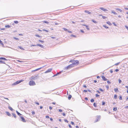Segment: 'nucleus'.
<instances>
[{
  "label": "nucleus",
  "mask_w": 128,
  "mask_h": 128,
  "mask_svg": "<svg viewBox=\"0 0 128 128\" xmlns=\"http://www.w3.org/2000/svg\"><path fill=\"white\" fill-rule=\"evenodd\" d=\"M70 62H72V64L74 65V64L78 65L79 63V61L78 60H71Z\"/></svg>",
  "instance_id": "obj_1"
},
{
  "label": "nucleus",
  "mask_w": 128,
  "mask_h": 128,
  "mask_svg": "<svg viewBox=\"0 0 128 128\" xmlns=\"http://www.w3.org/2000/svg\"><path fill=\"white\" fill-rule=\"evenodd\" d=\"M38 74L33 76L31 77V79L33 80H37L38 78Z\"/></svg>",
  "instance_id": "obj_2"
},
{
  "label": "nucleus",
  "mask_w": 128,
  "mask_h": 128,
  "mask_svg": "<svg viewBox=\"0 0 128 128\" xmlns=\"http://www.w3.org/2000/svg\"><path fill=\"white\" fill-rule=\"evenodd\" d=\"M36 84L35 82L33 80L30 81L29 82V84L30 86H33Z\"/></svg>",
  "instance_id": "obj_3"
},
{
  "label": "nucleus",
  "mask_w": 128,
  "mask_h": 128,
  "mask_svg": "<svg viewBox=\"0 0 128 128\" xmlns=\"http://www.w3.org/2000/svg\"><path fill=\"white\" fill-rule=\"evenodd\" d=\"M23 81V80H18L14 82L13 84V85H14L18 84L20 83L21 82H22Z\"/></svg>",
  "instance_id": "obj_4"
},
{
  "label": "nucleus",
  "mask_w": 128,
  "mask_h": 128,
  "mask_svg": "<svg viewBox=\"0 0 128 128\" xmlns=\"http://www.w3.org/2000/svg\"><path fill=\"white\" fill-rule=\"evenodd\" d=\"M101 117L100 116H97L96 119V120H94V122H96L99 121Z\"/></svg>",
  "instance_id": "obj_5"
},
{
  "label": "nucleus",
  "mask_w": 128,
  "mask_h": 128,
  "mask_svg": "<svg viewBox=\"0 0 128 128\" xmlns=\"http://www.w3.org/2000/svg\"><path fill=\"white\" fill-rule=\"evenodd\" d=\"M20 118L21 119V121L24 122H25L26 121L24 118L22 116H20Z\"/></svg>",
  "instance_id": "obj_6"
},
{
  "label": "nucleus",
  "mask_w": 128,
  "mask_h": 128,
  "mask_svg": "<svg viewBox=\"0 0 128 128\" xmlns=\"http://www.w3.org/2000/svg\"><path fill=\"white\" fill-rule=\"evenodd\" d=\"M100 9L104 12L107 11H108L107 10L102 7L100 8Z\"/></svg>",
  "instance_id": "obj_7"
},
{
  "label": "nucleus",
  "mask_w": 128,
  "mask_h": 128,
  "mask_svg": "<svg viewBox=\"0 0 128 128\" xmlns=\"http://www.w3.org/2000/svg\"><path fill=\"white\" fill-rule=\"evenodd\" d=\"M52 68H50L47 70L45 72V73H47L50 72L52 70Z\"/></svg>",
  "instance_id": "obj_8"
},
{
  "label": "nucleus",
  "mask_w": 128,
  "mask_h": 128,
  "mask_svg": "<svg viewBox=\"0 0 128 128\" xmlns=\"http://www.w3.org/2000/svg\"><path fill=\"white\" fill-rule=\"evenodd\" d=\"M82 25L86 26V29L88 30H90V29L89 28L88 26L85 24H82Z\"/></svg>",
  "instance_id": "obj_9"
},
{
  "label": "nucleus",
  "mask_w": 128,
  "mask_h": 128,
  "mask_svg": "<svg viewBox=\"0 0 128 128\" xmlns=\"http://www.w3.org/2000/svg\"><path fill=\"white\" fill-rule=\"evenodd\" d=\"M102 79L104 80V81H106L107 80V79L105 77L103 76H102Z\"/></svg>",
  "instance_id": "obj_10"
},
{
  "label": "nucleus",
  "mask_w": 128,
  "mask_h": 128,
  "mask_svg": "<svg viewBox=\"0 0 128 128\" xmlns=\"http://www.w3.org/2000/svg\"><path fill=\"white\" fill-rule=\"evenodd\" d=\"M36 46H39L40 47H41V48H43L44 47V46H43L42 45V44H36Z\"/></svg>",
  "instance_id": "obj_11"
},
{
  "label": "nucleus",
  "mask_w": 128,
  "mask_h": 128,
  "mask_svg": "<svg viewBox=\"0 0 128 128\" xmlns=\"http://www.w3.org/2000/svg\"><path fill=\"white\" fill-rule=\"evenodd\" d=\"M8 108L10 110L12 111H13L14 110L10 106H9L8 107Z\"/></svg>",
  "instance_id": "obj_12"
},
{
  "label": "nucleus",
  "mask_w": 128,
  "mask_h": 128,
  "mask_svg": "<svg viewBox=\"0 0 128 128\" xmlns=\"http://www.w3.org/2000/svg\"><path fill=\"white\" fill-rule=\"evenodd\" d=\"M0 60H7L6 58L2 57L0 58Z\"/></svg>",
  "instance_id": "obj_13"
},
{
  "label": "nucleus",
  "mask_w": 128,
  "mask_h": 128,
  "mask_svg": "<svg viewBox=\"0 0 128 128\" xmlns=\"http://www.w3.org/2000/svg\"><path fill=\"white\" fill-rule=\"evenodd\" d=\"M70 68V66H69V65L68 66H66V67L64 68V70H67L68 68Z\"/></svg>",
  "instance_id": "obj_14"
},
{
  "label": "nucleus",
  "mask_w": 128,
  "mask_h": 128,
  "mask_svg": "<svg viewBox=\"0 0 128 128\" xmlns=\"http://www.w3.org/2000/svg\"><path fill=\"white\" fill-rule=\"evenodd\" d=\"M84 12L86 13H87L89 14H91V12H90L88 11L87 10H85L84 11Z\"/></svg>",
  "instance_id": "obj_15"
},
{
  "label": "nucleus",
  "mask_w": 128,
  "mask_h": 128,
  "mask_svg": "<svg viewBox=\"0 0 128 128\" xmlns=\"http://www.w3.org/2000/svg\"><path fill=\"white\" fill-rule=\"evenodd\" d=\"M6 114L8 116H11V115L8 112H6Z\"/></svg>",
  "instance_id": "obj_16"
},
{
  "label": "nucleus",
  "mask_w": 128,
  "mask_h": 128,
  "mask_svg": "<svg viewBox=\"0 0 128 128\" xmlns=\"http://www.w3.org/2000/svg\"><path fill=\"white\" fill-rule=\"evenodd\" d=\"M18 48H20L22 50H24V49L22 48V46H18Z\"/></svg>",
  "instance_id": "obj_17"
},
{
  "label": "nucleus",
  "mask_w": 128,
  "mask_h": 128,
  "mask_svg": "<svg viewBox=\"0 0 128 128\" xmlns=\"http://www.w3.org/2000/svg\"><path fill=\"white\" fill-rule=\"evenodd\" d=\"M114 90L115 92H118L119 91L118 90V88H114Z\"/></svg>",
  "instance_id": "obj_18"
},
{
  "label": "nucleus",
  "mask_w": 128,
  "mask_h": 128,
  "mask_svg": "<svg viewBox=\"0 0 128 128\" xmlns=\"http://www.w3.org/2000/svg\"><path fill=\"white\" fill-rule=\"evenodd\" d=\"M0 64H5V62L4 61L0 60Z\"/></svg>",
  "instance_id": "obj_19"
},
{
  "label": "nucleus",
  "mask_w": 128,
  "mask_h": 128,
  "mask_svg": "<svg viewBox=\"0 0 128 128\" xmlns=\"http://www.w3.org/2000/svg\"><path fill=\"white\" fill-rule=\"evenodd\" d=\"M16 112L17 114L19 116H20L21 115H22L20 113L18 112L17 111H16Z\"/></svg>",
  "instance_id": "obj_20"
},
{
  "label": "nucleus",
  "mask_w": 128,
  "mask_h": 128,
  "mask_svg": "<svg viewBox=\"0 0 128 128\" xmlns=\"http://www.w3.org/2000/svg\"><path fill=\"white\" fill-rule=\"evenodd\" d=\"M117 110V108L116 107H114L113 108V110L114 111H116Z\"/></svg>",
  "instance_id": "obj_21"
},
{
  "label": "nucleus",
  "mask_w": 128,
  "mask_h": 128,
  "mask_svg": "<svg viewBox=\"0 0 128 128\" xmlns=\"http://www.w3.org/2000/svg\"><path fill=\"white\" fill-rule=\"evenodd\" d=\"M106 23L108 24H109V25L111 26L112 25V24L111 23H110V22H106Z\"/></svg>",
  "instance_id": "obj_22"
},
{
  "label": "nucleus",
  "mask_w": 128,
  "mask_h": 128,
  "mask_svg": "<svg viewBox=\"0 0 128 128\" xmlns=\"http://www.w3.org/2000/svg\"><path fill=\"white\" fill-rule=\"evenodd\" d=\"M12 115L13 116H14V118H16V115L15 114H14V113H12Z\"/></svg>",
  "instance_id": "obj_23"
},
{
  "label": "nucleus",
  "mask_w": 128,
  "mask_h": 128,
  "mask_svg": "<svg viewBox=\"0 0 128 128\" xmlns=\"http://www.w3.org/2000/svg\"><path fill=\"white\" fill-rule=\"evenodd\" d=\"M72 97V96L70 94L69 95L68 97V99L69 100H70V99Z\"/></svg>",
  "instance_id": "obj_24"
},
{
  "label": "nucleus",
  "mask_w": 128,
  "mask_h": 128,
  "mask_svg": "<svg viewBox=\"0 0 128 128\" xmlns=\"http://www.w3.org/2000/svg\"><path fill=\"white\" fill-rule=\"evenodd\" d=\"M116 10H118L120 12H122V10H121V9H120L119 8H116Z\"/></svg>",
  "instance_id": "obj_25"
},
{
  "label": "nucleus",
  "mask_w": 128,
  "mask_h": 128,
  "mask_svg": "<svg viewBox=\"0 0 128 128\" xmlns=\"http://www.w3.org/2000/svg\"><path fill=\"white\" fill-rule=\"evenodd\" d=\"M43 22L47 24H48L49 22H47V21H43Z\"/></svg>",
  "instance_id": "obj_26"
},
{
  "label": "nucleus",
  "mask_w": 128,
  "mask_h": 128,
  "mask_svg": "<svg viewBox=\"0 0 128 128\" xmlns=\"http://www.w3.org/2000/svg\"><path fill=\"white\" fill-rule=\"evenodd\" d=\"M92 21L93 22H94V23H95V24L97 23V22H96V21H95L94 20H92Z\"/></svg>",
  "instance_id": "obj_27"
},
{
  "label": "nucleus",
  "mask_w": 128,
  "mask_h": 128,
  "mask_svg": "<svg viewBox=\"0 0 128 128\" xmlns=\"http://www.w3.org/2000/svg\"><path fill=\"white\" fill-rule=\"evenodd\" d=\"M114 98L115 99L117 98V96L116 94H115L114 95Z\"/></svg>",
  "instance_id": "obj_28"
},
{
  "label": "nucleus",
  "mask_w": 128,
  "mask_h": 128,
  "mask_svg": "<svg viewBox=\"0 0 128 128\" xmlns=\"http://www.w3.org/2000/svg\"><path fill=\"white\" fill-rule=\"evenodd\" d=\"M112 13H113L114 14H117V13L115 12L113 10H112Z\"/></svg>",
  "instance_id": "obj_29"
},
{
  "label": "nucleus",
  "mask_w": 128,
  "mask_h": 128,
  "mask_svg": "<svg viewBox=\"0 0 128 128\" xmlns=\"http://www.w3.org/2000/svg\"><path fill=\"white\" fill-rule=\"evenodd\" d=\"M69 66H70V68H71L74 66L72 64H70L69 65Z\"/></svg>",
  "instance_id": "obj_30"
},
{
  "label": "nucleus",
  "mask_w": 128,
  "mask_h": 128,
  "mask_svg": "<svg viewBox=\"0 0 128 128\" xmlns=\"http://www.w3.org/2000/svg\"><path fill=\"white\" fill-rule=\"evenodd\" d=\"M103 26L104 27L106 28H108V27L107 26H106L105 25H103Z\"/></svg>",
  "instance_id": "obj_31"
},
{
  "label": "nucleus",
  "mask_w": 128,
  "mask_h": 128,
  "mask_svg": "<svg viewBox=\"0 0 128 128\" xmlns=\"http://www.w3.org/2000/svg\"><path fill=\"white\" fill-rule=\"evenodd\" d=\"M5 26L6 28H10V26L9 25H6Z\"/></svg>",
  "instance_id": "obj_32"
},
{
  "label": "nucleus",
  "mask_w": 128,
  "mask_h": 128,
  "mask_svg": "<svg viewBox=\"0 0 128 128\" xmlns=\"http://www.w3.org/2000/svg\"><path fill=\"white\" fill-rule=\"evenodd\" d=\"M94 106L95 107H96V106H96V103H94Z\"/></svg>",
  "instance_id": "obj_33"
},
{
  "label": "nucleus",
  "mask_w": 128,
  "mask_h": 128,
  "mask_svg": "<svg viewBox=\"0 0 128 128\" xmlns=\"http://www.w3.org/2000/svg\"><path fill=\"white\" fill-rule=\"evenodd\" d=\"M35 36L36 37H38L39 38L40 37V36L38 34H36L35 35Z\"/></svg>",
  "instance_id": "obj_34"
},
{
  "label": "nucleus",
  "mask_w": 128,
  "mask_h": 128,
  "mask_svg": "<svg viewBox=\"0 0 128 128\" xmlns=\"http://www.w3.org/2000/svg\"><path fill=\"white\" fill-rule=\"evenodd\" d=\"M42 31H45V32H48V30H44V29L42 30Z\"/></svg>",
  "instance_id": "obj_35"
},
{
  "label": "nucleus",
  "mask_w": 128,
  "mask_h": 128,
  "mask_svg": "<svg viewBox=\"0 0 128 128\" xmlns=\"http://www.w3.org/2000/svg\"><path fill=\"white\" fill-rule=\"evenodd\" d=\"M14 22L16 24H17L18 22L17 21H14Z\"/></svg>",
  "instance_id": "obj_36"
},
{
  "label": "nucleus",
  "mask_w": 128,
  "mask_h": 128,
  "mask_svg": "<svg viewBox=\"0 0 128 128\" xmlns=\"http://www.w3.org/2000/svg\"><path fill=\"white\" fill-rule=\"evenodd\" d=\"M41 68H37V69L35 70H34L35 71H37V70H40V69Z\"/></svg>",
  "instance_id": "obj_37"
},
{
  "label": "nucleus",
  "mask_w": 128,
  "mask_h": 128,
  "mask_svg": "<svg viewBox=\"0 0 128 128\" xmlns=\"http://www.w3.org/2000/svg\"><path fill=\"white\" fill-rule=\"evenodd\" d=\"M64 121L65 122H67L68 123V121L66 120V119H64Z\"/></svg>",
  "instance_id": "obj_38"
},
{
  "label": "nucleus",
  "mask_w": 128,
  "mask_h": 128,
  "mask_svg": "<svg viewBox=\"0 0 128 128\" xmlns=\"http://www.w3.org/2000/svg\"><path fill=\"white\" fill-rule=\"evenodd\" d=\"M94 100L93 99H92L90 100V102H94Z\"/></svg>",
  "instance_id": "obj_39"
},
{
  "label": "nucleus",
  "mask_w": 128,
  "mask_h": 128,
  "mask_svg": "<svg viewBox=\"0 0 128 128\" xmlns=\"http://www.w3.org/2000/svg\"><path fill=\"white\" fill-rule=\"evenodd\" d=\"M118 81H119V84H120L121 83L122 81L120 80L119 79L118 80Z\"/></svg>",
  "instance_id": "obj_40"
},
{
  "label": "nucleus",
  "mask_w": 128,
  "mask_h": 128,
  "mask_svg": "<svg viewBox=\"0 0 128 128\" xmlns=\"http://www.w3.org/2000/svg\"><path fill=\"white\" fill-rule=\"evenodd\" d=\"M37 46L36 45H35L34 44H31L30 45V46L31 47H32V46Z\"/></svg>",
  "instance_id": "obj_41"
},
{
  "label": "nucleus",
  "mask_w": 128,
  "mask_h": 128,
  "mask_svg": "<svg viewBox=\"0 0 128 128\" xmlns=\"http://www.w3.org/2000/svg\"><path fill=\"white\" fill-rule=\"evenodd\" d=\"M105 104V102H102V106L104 105Z\"/></svg>",
  "instance_id": "obj_42"
},
{
  "label": "nucleus",
  "mask_w": 128,
  "mask_h": 128,
  "mask_svg": "<svg viewBox=\"0 0 128 128\" xmlns=\"http://www.w3.org/2000/svg\"><path fill=\"white\" fill-rule=\"evenodd\" d=\"M107 82L108 84H111V82L109 81H108Z\"/></svg>",
  "instance_id": "obj_43"
},
{
  "label": "nucleus",
  "mask_w": 128,
  "mask_h": 128,
  "mask_svg": "<svg viewBox=\"0 0 128 128\" xmlns=\"http://www.w3.org/2000/svg\"><path fill=\"white\" fill-rule=\"evenodd\" d=\"M83 86L84 87V88H86L87 87L86 86V84H84L83 85Z\"/></svg>",
  "instance_id": "obj_44"
},
{
  "label": "nucleus",
  "mask_w": 128,
  "mask_h": 128,
  "mask_svg": "<svg viewBox=\"0 0 128 128\" xmlns=\"http://www.w3.org/2000/svg\"><path fill=\"white\" fill-rule=\"evenodd\" d=\"M83 91V92H88V90H84Z\"/></svg>",
  "instance_id": "obj_45"
},
{
  "label": "nucleus",
  "mask_w": 128,
  "mask_h": 128,
  "mask_svg": "<svg viewBox=\"0 0 128 128\" xmlns=\"http://www.w3.org/2000/svg\"><path fill=\"white\" fill-rule=\"evenodd\" d=\"M120 64V62H118L117 63H116L114 64V65L117 66L119 64Z\"/></svg>",
  "instance_id": "obj_46"
},
{
  "label": "nucleus",
  "mask_w": 128,
  "mask_h": 128,
  "mask_svg": "<svg viewBox=\"0 0 128 128\" xmlns=\"http://www.w3.org/2000/svg\"><path fill=\"white\" fill-rule=\"evenodd\" d=\"M102 16V18H103V19H106V17L105 16Z\"/></svg>",
  "instance_id": "obj_47"
},
{
  "label": "nucleus",
  "mask_w": 128,
  "mask_h": 128,
  "mask_svg": "<svg viewBox=\"0 0 128 128\" xmlns=\"http://www.w3.org/2000/svg\"><path fill=\"white\" fill-rule=\"evenodd\" d=\"M63 29L65 31H67L68 30L65 28H64Z\"/></svg>",
  "instance_id": "obj_48"
},
{
  "label": "nucleus",
  "mask_w": 128,
  "mask_h": 128,
  "mask_svg": "<svg viewBox=\"0 0 128 128\" xmlns=\"http://www.w3.org/2000/svg\"><path fill=\"white\" fill-rule=\"evenodd\" d=\"M119 99L120 100H122V97L121 96H120Z\"/></svg>",
  "instance_id": "obj_49"
},
{
  "label": "nucleus",
  "mask_w": 128,
  "mask_h": 128,
  "mask_svg": "<svg viewBox=\"0 0 128 128\" xmlns=\"http://www.w3.org/2000/svg\"><path fill=\"white\" fill-rule=\"evenodd\" d=\"M14 38L16 40H19V38Z\"/></svg>",
  "instance_id": "obj_50"
},
{
  "label": "nucleus",
  "mask_w": 128,
  "mask_h": 128,
  "mask_svg": "<svg viewBox=\"0 0 128 128\" xmlns=\"http://www.w3.org/2000/svg\"><path fill=\"white\" fill-rule=\"evenodd\" d=\"M39 41L40 42H44V41L43 40H39Z\"/></svg>",
  "instance_id": "obj_51"
},
{
  "label": "nucleus",
  "mask_w": 128,
  "mask_h": 128,
  "mask_svg": "<svg viewBox=\"0 0 128 128\" xmlns=\"http://www.w3.org/2000/svg\"><path fill=\"white\" fill-rule=\"evenodd\" d=\"M106 87L108 90V89L109 86H106Z\"/></svg>",
  "instance_id": "obj_52"
},
{
  "label": "nucleus",
  "mask_w": 128,
  "mask_h": 128,
  "mask_svg": "<svg viewBox=\"0 0 128 128\" xmlns=\"http://www.w3.org/2000/svg\"><path fill=\"white\" fill-rule=\"evenodd\" d=\"M46 117L47 118H49V116H47V115H46Z\"/></svg>",
  "instance_id": "obj_53"
},
{
  "label": "nucleus",
  "mask_w": 128,
  "mask_h": 128,
  "mask_svg": "<svg viewBox=\"0 0 128 128\" xmlns=\"http://www.w3.org/2000/svg\"><path fill=\"white\" fill-rule=\"evenodd\" d=\"M99 90L101 91L102 92H103L104 91V90H103L101 88H100V89H99Z\"/></svg>",
  "instance_id": "obj_54"
},
{
  "label": "nucleus",
  "mask_w": 128,
  "mask_h": 128,
  "mask_svg": "<svg viewBox=\"0 0 128 128\" xmlns=\"http://www.w3.org/2000/svg\"><path fill=\"white\" fill-rule=\"evenodd\" d=\"M58 74H58V73H57L56 74L54 75L53 76H57L58 75Z\"/></svg>",
  "instance_id": "obj_55"
},
{
  "label": "nucleus",
  "mask_w": 128,
  "mask_h": 128,
  "mask_svg": "<svg viewBox=\"0 0 128 128\" xmlns=\"http://www.w3.org/2000/svg\"><path fill=\"white\" fill-rule=\"evenodd\" d=\"M51 38L53 39H55L56 38L54 36H51Z\"/></svg>",
  "instance_id": "obj_56"
},
{
  "label": "nucleus",
  "mask_w": 128,
  "mask_h": 128,
  "mask_svg": "<svg viewBox=\"0 0 128 128\" xmlns=\"http://www.w3.org/2000/svg\"><path fill=\"white\" fill-rule=\"evenodd\" d=\"M0 43L2 44H3L2 42V41L0 40Z\"/></svg>",
  "instance_id": "obj_57"
},
{
  "label": "nucleus",
  "mask_w": 128,
  "mask_h": 128,
  "mask_svg": "<svg viewBox=\"0 0 128 128\" xmlns=\"http://www.w3.org/2000/svg\"><path fill=\"white\" fill-rule=\"evenodd\" d=\"M32 113L33 115H34L35 114V112H32Z\"/></svg>",
  "instance_id": "obj_58"
},
{
  "label": "nucleus",
  "mask_w": 128,
  "mask_h": 128,
  "mask_svg": "<svg viewBox=\"0 0 128 128\" xmlns=\"http://www.w3.org/2000/svg\"><path fill=\"white\" fill-rule=\"evenodd\" d=\"M112 24L114 25L115 26H116V24H115V23L114 22H113Z\"/></svg>",
  "instance_id": "obj_59"
},
{
  "label": "nucleus",
  "mask_w": 128,
  "mask_h": 128,
  "mask_svg": "<svg viewBox=\"0 0 128 128\" xmlns=\"http://www.w3.org/2000/svg\"><path fill=\"white\" fill-rule=\"evenodd\" d=\"M35 103L36 104H37L38 105H39V103H38V102H35Z\"/></svg>",
  "instance_id": "obj_60"
},
{
  "label": "nucleus",
  "mask_w": 128,
  "mask_h": 128,
  "mask_svg": "<svg viewBox=\"0 0 128 128\" xmlns=\"http://www.w3.org/2000/svg\"><path fill=\"white\" fill-rule=\"evenodd\" d=\"M96 97H98V96H99V95H98V94H96Z\"/></svg>",
  "instance_id": "obj_61"
},
{
  "label": "nucleus",
  "mask_w": 128,
  "mask_h": 128,
  "mask_svg": "<svg viewBox=\"0 0 128 128\" xmlns=\"http://www.w3.org/2000/svg\"><path fill=\"white\" fill-rule=\"evenodd\" d=\"M59 111L60 112H62V110L61 109H59Z\"/></svg>",
  "instance_id": "obj_62"
},
{
  "label": "nucleus",
  "mask_w": 128,
  "mask_h": 128,
  "mask_svg": "<svg viewBox=\"0 0 128 128\" xmlns=\"http://www.w3.org/2000/svg\"><path fill=\"white\" fill-rule=\"evenodd\" d=\"M71 123L72 124V125L74 124V122H71Z\"/></svg>",
  "instance_id": "obj_63"
},
{
  "label": "nucleus",
  "mask_w": 128,
  "mask_h": 128,
  "mask_svg": "<svg viewBox=\"0 0 128 128\" xmlns=\"http://www.w3.org/2000/svg\"><path fill=\"white\" fill-rule=\"evenodd\" d=\"M125 27L127 28V29L128 30V26H125Z\"/></svg>",
  "instance_id": "obj_64"
}]
</instances>
